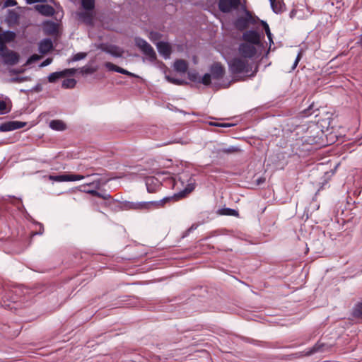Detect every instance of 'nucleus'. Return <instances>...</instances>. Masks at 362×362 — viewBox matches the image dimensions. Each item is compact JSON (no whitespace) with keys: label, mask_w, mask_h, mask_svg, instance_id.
Segmentation results:
<instances>
[{"label":"nucleus","mask_w":362,"mask_h":362,"mask_svg":"<svg viewBox=\"0 0 362 362\" xmlns=\"http://www.w3.org/2000/svg\"><path fill=\"white\" fill-rule=\"evenodd\" d=\"M211 75L209 73H206L202 78H199V83H202L204 86H209L211 83Z\"/></svg>","instance_id":"42"},{"label":"nucleus","mask_w":362,"mask_h":362,"mask_svg":"<svg viewBox=\"0 0 362 362\" xmlns=\"http://www.w3.org/2000/svg\"><path fill=\"white\" fill-rule=\"evenodd\" d=\"M49 180L61 182H67V174L64 173L61 175H50L48 177Z\"/></svg>","instance_id":"37"},{"label":"nucleus","mask_w":362,"mask_h":362,"mask_svg":"<svg viewBox=\"0 0 362 362\" xmlns=\"http://www.w3.org/2000/svg\"><path fill=\"white\" fill-rule=\"evenodd\" d=\"M187 78L189 81H191L192 82H197V83H199V81L200 78L199 73L196 71H188L187 72Z\"/></svg>","instance_id":"43"},{"label":"nucleus","mask_w":362,"mask_h":362,"mask_svg":"<svg viewBox=\"0 0 362 362\" xmlns=\"http://www.w3.org/2000/svg\"><path fill=\"white\" fill-rule=\"evenodd\" d=\"M95 197L101 198L104 200H110L112 199L110 194H109L106 190H103L102 192L98 191V194H96Z\"/></svg>","instance_id":"47"},{"label":"nucleus","mask_w":362,"mask_h":362,"mask_svg":"<svg viewBox=\"0 0 362 362\" xmlns=\"http://www.w3.org/2000/svg\"><path fill=\"white\" fill-rule=\"evenodd\" d=\"M86 56H87L86 52H78L73 56L71 60L73 62H77V61L85 59L86 57Z\"/></svg>","instance_id":"49"},{"label":"nucleus","mask_w":362,"mask_h":362,"mask_svg":"<svg viewBox=\"0 0 362 362\" xmlns=\"http://www.w3.org/2000/svg\"><path fill=\"white\" fill-rule=\"evenodd\" d=\"M76 84V81L74 78H66L62 81V87L63 88H73Z\"/></svg>","instance_id":"39"},{"label":"nucleus","mask_w":362,"mask_h":362,"mask_svg":"<svg viewBox=\"0 0 362 362\" xmlns=\"http://www.w3.org/2000/svg\"><path fill=\"white\" fill-rule=\"evenodd\" d=\"M317 110H319L318 107H317V105L314 103H313L312 104H310L309 105V107L307 109H305L304 110L301 111L300 113H308V111L315 112Z\"/></svg>","instance_id":"54"},{"label":"nucleus","mask_w":362,"mask_h":362,"mask_svg":"<svg viewBox=\"0 0 362 362\" xmlns=\"http://www.w3.org/2000/svg\"><path fill=\"white\" fill-rule=\"evenodd\" d=\"M43 31L47 35H53L58 32V24L52 21L43 22Z\"/></svg>","instance_id":"20"},{"label":"nucleus","mask_w":362,"mask_h":362,"mask_svg":"<svg viewBox=\"0 0 362 362\" xmlns=\"http://www.w3.org/2000/svg\"><path fill=\"white\" fill-rule=\"evenodd\" d=\"M238 52L242 57L252 59L256 55L257 50L256 46L243 42L239 45Z\"/></svg>","instance_id":"10"},{"label":"nucleus","mask_w":362,"mask_h":362,"mask_svg":"<svg viewBox=\"0 0 362 362\" xmlns=\"http://www.w3.org/2000/svg\"><path fill=\"white\" fill-rule=\"evenodd\" d=\"M123 208L127 210L149 211L148 202H134L125 201L123 203Z\"/></svg>","instance_id":"15"},{"label":"nucleus","mask_w":362,"mask_h":362,"mask_svg":"<svg viewBox=\"0 0 362 362\" xmlns=\"http://www.w3.org/2000/svg\"><path fill=\"white\" fill-rule=\"evenodd\" d=\"M62 78V75L61 71H56L51 73L48 77L47 80L49 83H56L58 80Z\"/></svg>","instance_id":"40"},{"label":"nucleus","mask_w":362,"mask_h":362,"mask_svg":"<svg viewBox=\"0 0 362 362\" xmlns=\"http://www.w3.org/2000/svg\"><path fill=\"white\" fill-rule=\"evenodd\" d=\"M35 11L43 16L49 17L55 13V9L49 4H37L34 6Z\"/></svg>","instance_id":"19"},{"label":"nucleus","mask_w":362,"mask_h":362,"mask_svg":"<svg viewBox=\"0 0 362 362\" xmlns=\"http://www.w3.org/2000/svg\"><path fill=\"white\" fill-rule=\"evenodd\" d=\"M35 223L37 226H39L40 228H39V230L38 231H36V232H32L31 233V235L32 236H34V235H41L44 233V226L42 223H40V222H35Z\"/></svg>","instance_id":"50"},{"label":"nucleus","mask_w":362,"mask_h":362,"mask_svg":"<svg viewBox=\"0 0 362 362\" xmlns=\"http://www.w3.org/2000/svg\"><path fill=\"white\" fill-rule=\"evenodd\" d=\"M272 11L276 13H282L286 10V5L283 0H269Z\"/></svg>","instance_id":"26"},{"label":"nucleus","mask_w":362,"mask_h":362,"mask_svg":"<svg viewBox=\"0 0 362 362\" xmlns=\"http://www.w3.org/2000/svg\"><path fill=\"white\" fill-rule=\"evenodd\" d=\"M16 37V34L14 31L6 30L0 33V47L6 46V43L13 42Z\"/></svg>","instance_id":"21"},{"label":"nucleus","mask_w":362,"mask_h":362,"mask_svg":"<svg viewBox=\"0 0 362 362\" xmlns=\"http://www.w3.org/2000/svg\"><path fill=\"white\" fill-rule=\"evenodd\" d=\"M78 18L83 21L86 25H93V11H84L83 12H80L78 13Z\"/></svg>","instance_id":"29"},{"label":"nucleus","mask_w":362,"mask_h":362,"mask_svg":"<svg viewBox=\"0 0 362 362\" xmlns=\"http://www.w3.org/2000/svg\"><path fill=\"white\" fill-rule=\"evenodd\" d=\"M260 24L262 26V28L264 30L266 35H269L271 31L268 23L264 21H260Z\"/></svg>","instance_id":"57"},{"label":"nucleus","mask_w":362,"mask_h":362,"mask_svg":"<svg viewBox=\"0 0 362 362\" xmlns=\"http://www.w3.org/2000/svg\"><path fill=\"white\" fill-rule=\"evenodd\" d=\"M53 49V42L50 38L42 40L39 44V52L42 54H46Z\"/></svg>","instance_id":"24"},{"label":"nucleus","mask_w":362,"mask_h":362,"mask_svg":"<svg viewBox=\"0 0 362 362\" xmlns=\"http://www.w3.org/2000/svg\"><path fill=\"white\" fill-rule=\"evenodd\" d=\"M52 58L48 57L40 63V67L47 66L49 65L52 63Z\"/></svg>","instance_id":"58"},{"label":"nucleus","mask_w":362,"mask_h":362,"mask_svg":"<svg viewBox=\"0 0 362 362\" xmlns=\"http://www.w3.org/2000/svg\"><path fill=\"white\" fill-rule=\"evenodd\" d=\"M327 135L320 130L315 123H310L304 136V142L310 145L316 144L319 146H325L328 145Z\"/></svg>","instance_id":"1"},{"label":"nucleus","mask_w":362,"mask_h":362,"mask_svg":"<svg viewBox=\"0 0 362 362\" xmlns=\"http://www.w3.org/2000/svg\"><path fill=\"white\" fill-rule=\"evenodd\" d=\"M228 66L230 71L233 74H247L252 70V66L248 64L247 61L239 57L233 58L228 62Z\"/></svg>","instance_id":"4"},{"label":"nucleus","mask_w":362,"mask_h":362,"mask_svg":"<svg viewBox=\"0 0 362 362\" xmlns=\"http://www.w3.org/2000/svg\"><path fill=\"white\" fill-rule=\"evenodd\" d=\"M255 182L257 185H260L265 182V178L263 177H260L257 178Z\"/></svg>","instance_id":"63"},{"label":"nucleus","mask_w":362,"mask_h":362,"mask_svg":"<svg viewBox=\"0 0 362 362\" xmlns=\"http://www.w3.org/2000/svg\"><path fill=\"white\" fill-rule=\"evenodd\" d=\"M356 44L362 49V34L358 37V40Z\"/></svg>","instance_id":"64"},{"label":"nucleus","mask_w":362,"mask_h":362,"mask_svg":"<svg viewBox=\"0 0 362 362\" xmlns=\"http://www.w3.org/2000/svg\"><path fill=\"white\" fill-rule=\"evenodd\" d=\"M180 199V197L177 196V193L173 196L165 197L158 201H148V209H155L163 207L167 203L170 202H175Z\"/></svg>","instance_id":"11"},{"label":"nucleus","mask_w":362,"mask_h":362,"mask_svg":"<svg viewBox=\"0 0 362 362\" xmlns=\"http://www.w3.org/2000/svg\"><path fill=\"white\" fill-rule=\"evenodd\" d=\"M250 25H255L257 23H260L261 20L257 16L253 15L251 11H250Z\"/></svg>","instance_id":"55"},{"label":"nucleus","mask_w":362,"mask_h":362,"mask_svg":"<svg viewBox=\"0 0 362 362\" xmlns=\"http://www.w3.org/2000/svg\"><path fill=\"white\" fill-rule=\"evenodd\" d=\"M29 78L28 76H17L12 78L13 81L16 82H23L27 81Z\"/></svg>","instance_id":"60"},{"label":"nucleus","mask_w":362,"mask_h":362,"mask_svg":"<svg viewBox=\"0 0 362 362\" xmlns=\"http://www.w3.org/2000/svg\"><path fill=\"white\" fill-rule=\"evenodd\" d=\"M27 124L25 122L8 121L0 124V132H6L23 128Z\"/></svg>","instance_id":"14"},{"label":"nucleus","mask_w":362,"mask_h":362,"mask_svg":"<svg viewBox=\"0 0 362 362\" xmlns=\"http://www.w3.org/2000/svg\"><path fill=\"white\" fill-rule=\"evenodd\" d=\"M302 57H303V51H302V49H300L298 53V54H297V57H296V58L295 59V62H294V63H293V64L292 66L291 70H294L297 67V66H298L300 60L301 59Z\"/></svg>","instance_id":"51"},{"label":"nucleus","mask_w":362,"mask_h":362,"mask_svg":"<svg viewBox=\"0 0 362 362\" xmlns=\"http://www.w3.org/2000/svg\"><path fill=\"white\" fill-rule=\"evenodd\" d=\"M105 66L109 70V71H115L117 72V69H118V66L114 64L112 62H105Z\"/></svg>","instance_id":"53"},{"label":"nucleus","mask_w":362,"mask_h":362,"mask_svg":"<svg viewBox=\"0 0 362 362\" xmlns=\"http://www.w3.org/2000/svg\"><path fill=\"white\" fill-rule=\"evenodd\" d=\"M17 4V1L16 0H6L4 4L3 8L14 6Z\"/></svg>","instance_id":"56"},{"label":"nucleus","mask_w":362,"mask_h":362,"mask_svg":"<svg viewBox=\"0 0 362 362\" xmlns=\"http://www.w3.org/2000/svg\"><path fill=\"white\" fill-rule=\"evenodd\" d=\"M210 74L214 79L219 80L225 74V68L220 62H214L210 66Z\"/></svg>","instance_id":"16"},{"label":"nucleus","mask_w":362,"mask_h":362,"mask_svg":"<svg viewBox=\"0 0 362 362\" xmlns=\"http://www.w3.org/2000/svg\"><path fill=\"white\" fill-rule=\"evenodd\" d=\"M150 37H151V40H158L161 37V35L158 32L151 31L150 33Z\"/></svg>","instance_id":"59"},{"label":"nucleus","mask_w":362,"mask_h":362,"mask_svg":"<svg viewBox=\"0 0 362 362\" xmlns=\"http://www.w3.org/2000/svg\"><path fill=\"white\" fill-rule=\"evenodd\" d=\"M24 72L23 69H14L11 70V73L13 74H19Z\"/></svg>","instance_id":"62"},{"label":"nucleus","mask_w":362,"mask_h":362,"mask_svg":"<svg viewBox=\"0 0 362 362\" xmlns=\"http://www.w3.org/2000/svg\"><path fill=\"white\" fill-rule=\"evenodd\" d=\"M332 119L329 117L318 120L315 122V125L319 127L320 130L326 134L329 131V129H333L334 127L332 125Z\"/></svg>","instance_id":"23"},{"label":"nucleus","mask_w":362,"mask_h":362,"mask_svg":"<svg viewBox=\"0 0 362 362\" xmlns=\"http://www.w3.org/2000/svg\"><path fill=\"white\" fill-rule=\"evenodd\" d=\"M217 214L221 216H235L238 217L239 216V212L238 210L224 207L222 209H219L217 211Z\"/></svg>","instance_id":"30"},{"label":"nucleus","mask_w":362,"mask_h":362,"mask_svg":"<svg viewBox=\"0 0 362 362\" xmlns=\"http://www.w3.org/2000/svg\"><path fill=\"white\" fill-rule=\"evenodd\" d=\"M240 149L238 147L230 146L228 148H222L218 149V153H225V154H231L235 152L239 151Z\"/></svg>","instance_id":"38"},{"label":"nucleus","mask_w":362,"mask_h":362,"mask_svg":"<svg viewBox=\"0 0 362 362\" xmlns=\"http://www.w3.org/2000/svg\"><path fill=\"white\" fill-rule=\"evenodd\" d=\"M85 177L78 174H67V182L81 180Z\"/></svg>","instance_id":"45"},{"label":"nucleus","mask_w":362,"mask_h":362,"mask_svg":"<svg viewBox=\"0 0 362 362\" xmlns=\"http://www.w3.org/2000/svg\"><path fill=\"white\" fill-rule=\"evenodd\" d=\"M264 38V34L256 30H246L243 33L241 40L244 42L249 43L259 47H263L262 40Z\"/></svg>","instance_id":"5"},{"label":"nucleus","mask_w":362,"mask_h":362,"mask_svg":"<svg viewBox=\"0 0 362 362\" xmlns=\"http://www.w3.org/2000/svg\"><path fill=\"white\" fill-rule=\"evenodd\" d=\"M351 315L354 320H362V299L354 305L351 309Z\"/></svg>","instance_id":"27"},{"label":"nucleus","mask_w":362,"mask_h":362,"mask_svg":"<svg viewBox=\"0 0 362 362\" xmlns=\"http://www.w3.org/2000/svg\"><path fill=\"white\" fill-rule=\"evenodd\" d=\"M241 10L244 12V16L238 17L233 22L235 28L240 32L246 31L250 23V11L247 8L245 4L242 5Z\"/></svg>","instance_id":"7"},{"label":"nucleus","mask_w":362,"mask_h":362,"mask_svg":"<svg viewBox=\"0 0 362 362\" xmlns=\"http://www.w3.org/2000/svg\"><path fill=\"white\" fill-rule=\"evenodd\" d=\"M246 4V0H219L218 7L221 12L229 13L232 11L238 10L243 4Z\"/></svg>","instance_id":"9"},{"label":"nucleus","mask_w":362,"mask_h":362,"mask_svg":"<svg viewBox=\"0 0 362 362\" xmlns=\"http://www.w3.org/2000/svg\"><path fill=\"white\" fill-rule=\"evenodd\" d=\"M209 124L211 126L218 127L228 128V127H231L236 125V122H210Z\"/></svg>","instance_id":"41"},{"label":"nucleus","mask_w":362,"mask_h":362,"mask_svg":"<svg viewBox=\"0 0 362 362\" xmlns=\"http://www.w3.org/2000/svg\"><path fill=\"white\" fill-rule=\"evenodd\" d=\"M165 79L169 82V83H171L173 84H175V85H177V86H190L191 87L193 86L192 84H191L190 83L185 81V80H182V79H179V78H174V77H172L169 75H165Z\"/></svg>","instance_id":"32"},{"label":"nucleus","mask_w":362,"mask_h":362,"mask_svg":"<svg viewBox=\"0 0 362 362\" xmlns=\"http://www.w3.org/2000/svg\"><path fill=\"white\" fill-rule=\"evenodd\" d=\"M146 190L148 193L158 192L162 186L161 182L156 177L147 176L145 177Z\"/></svg>","instance_id":"13"},{"label":"nucleus","mask_w":362,"mask_h":362,"mask_svg":"<svg viewBox=\"0 0 362 362\" xmlns=\"http://www.w3.org/2000/svg\"><path fill=\"white\" fill-rule=\"evenodd\" d=\"M323 344H320V342L316 343L312 348L308 349L305 353V356H311L314 354L315 353L322 351H323Z\"/></svg>","instance_id":"36"},{"label":"nucleus","mask_w":362,"mask_h":362,"mask_svg":"<svg viewBox=\"0 0 362 362\" xmlns=\"http://www.w3.org/2000/svg\"><path fill=\"white\" fill-rule=\"evenodd\" d=\"M287 126L289 127L288 130L291 132L301 127L300 125V118L295 117L289 119L287 122ZM302 129L304 130L303 126H302Z\"/></svg>","instance_id":"34"},{"label":"nucleus","mask_w":362,"mask_h":362,"mask_svg":"<svg viewBox=\"0 0 362 362\" xmlns=\"http://www.w3.org/2000/svg\"><path fill=\"white\" fill-rule=\"evenodd\" d=\"M158 52L165 59H169L172 53V47L168 42L160 41L156 44Z\"/></svg>","instance_id":"17"},{"label":"nucleus","mask_w":362,"mask_h":362,"mask_svg":"<svg viewBox=\"0 0 362 362\" xmlns=\"http://www.w3.org/2000/svg\"><path fill=\"white\" fill-rule=\"evenodd\" d=\"M11 110V102L9 99L0 100V113H8Z\"/></svg>","instance_id":"33"},{"label":"nucleus","mask_w":362,"mask_h":362,"mask_svg":"<svg viewBox=\"0 0 362 362\" xmlns=\"http://www.w3.org/2000/svg\"><path fill=\"white\" fill-rule=\"evenodd\" d=\"M81 6L86 11H93L95 7V0H81Z\"/></svg>","instance_id":"35"},{"label":"nucleus","mask_w":362,"mask_h":362,"mask_svg":"<svg viewBox=\"0 0 362 362\" xmlns=\"http://www.w3.org/2000/svg\"><path fill=\"white\" fill-rule=\"evenodd\" d=\"M40 59V56L37 54H33L32 55H30L27 61H26V63H25V65H30V64H32L36 62H37L38 60Z\"/></svg>","instance_id":"48"},{"label":"nucleus","mask_w":362,"mask_h":362,"mask_svg":"<svg viewBox=\"0 0 362 362\" xmlns=\"http://www.w3.org/2000/svg\"><path fill=\"white\" fill-rule=\"evenodd\" d=\"M49 127L56 131H63L66 129V124L62 120L54 119L52 120L49 124Z\"/></svg>","instance_id":"31"},{"label":"nucleus","mask_w":362,"mask_h":362,"mask_svg":"<svg viewBox=\"0 0 362 362\" xmlns=\"http://www.w3.org/2000/svg\"><path fill=\"white\" fill-rule=\"evenodd\" d=\"M96 71V69L94 67H92L90 66H84L82 68H81L80 72L82 74H93Z\"/></svg>","instance_id":"44"},{"label":"nucleus","mask_w":362,"mask_h":362,"mask_svg":"<svg viewBox=\"0 0 362 362\" xmlns=\"http://www.w3.org/2000/svg\"><path fill=\"white\" fill-rule=\"evenodd\" d=\"M188 62L185 59H176L174 62V69L177 72L185 73L188 69Z\"/></svg>","instance_id":"28"},{"label":"nucleus","mask_w":362,"mask_h":362,"mask_svg":"<svg viewBox=\"0 0 362 362\" xmlns=\"http://www.w3.org/2000/svg\"><path fill=\"white\" fill-rule=\"evenodd\" d=\"M0 57L5 64L10 66L18 64L20 59L18 53L9 49L6 46L0 47Z\"/></svg>","instance_id":"8"},{"label":"nucleus","mask_w":362,"mask_h":362,"mask_svg":"<svg viewBox=\"0 0 362 362\" xmlns=\"http://www.w3.org/2000/svg\"><path fill=\"white\" fill-rule=\"evenodd\" d=\"M247 341L250 343V344H255V345H257V346H262L269 347V346H267V343L264 342V341H257V340H255L253 339H247Z\"/></svg>","instance_id":"52"},{"label":"nucleus","mask_w":362,"mask_h":362,"mask_svg":"<svg viewBox=\"0 0 362 362\" xmlns=\"http://www.w3.org/2000/svg\"><path fill=\"white\" fill-rule=\"evenodd\" d=\"M231 82H229L228 84H225V85H221L219 83H214V87H216V90L219 89L221 87L222 88H228Z\"/></svg>","instance_id":"61"},{"label":"nucleus","mask_w":362,"mask_h":362,"mask_svg":"<svg viewBox=\"0 0 362 362\" xmlns=\"http://www.w3.org/2000/svg\"><path fill=\"white\" fill-rule=\"evenodd\" d=\"M18 298L19 295L16 293V291L0 281V304L2 307L11 308L9 303L17 302Z\"/></svg>","instance_id":"3"},{"label":"nucleus","mask_w":362,"mask_h":362,"mask_svg":"<svg viewBox=\"0 0 362 362\" xmlns=\"http://www.w3.org/2000/svg\"><path fill=\"white\" fill-rule=\"evenodd\" d=\"M18 298L19 295L16 293V291L0 281V304L2 307L11 308L9 303L17 302Z\"/></svg>","instance_id":"2"},{"label":"nucleus","mask_w":362,"mask_h":362,"mask_svg":"<svg viewBox=\"0 0 362 362\" xmlns=\"http://www.w3.org/2000/svg\"><path fill=\"white\" fill-rule=\"evenodd\" d=\"M134 40L136 46L141 49L151 62H154L157 60L155 50L146 40L140 37H135Z\"/></svg>","instance_id":"6"},{"label":"nucleus","mask_w":362,"mask_h":362,"mask_svg":"<svg viewBox=\"0 0 362 362\" xmlns=\"http://www.w3.org/2000/svg\"><path fill=\"white\" fill-rule=\"evenodd\" d=\"M187 182L188 183L186 187L182 190L177 193V196H178L180 199L187 197V195H188L195 189L196 182L194 178L191 177Z\"/></svg>","instance_id":"22"},{"label":"nucleus","mask_w":362,"mask_h":362,"mask_svg":"<svg viewBox=\"0 0 362 362\" xmlns=\"http://www.w3.org/2000/svg\"><path fill=\"white\" fill-rule=\"evenodd\" d=\"M99 48L115 57H121L122 56L123 51L117 45H107L102 43L100 45Z\"/></svg>","instance_id":"18"},{"label":"nucleus","mask_w":362,"mask_h":362,"mask_svg":"<svg viewBox=\"0 0 362 362\" xmlns=\"http://www.w3.org/2000/svg\"><path fill=\"white\" fill-rule=\"evenodd\" d=\"M101 185L100 180H94L91 182L81 185L79 190L95 197V195L98 194V190L100 188Z\"/></svg>","instance_id":"12"},{"label":"nucleus","mask_w":362,"mask_h":362,"mask_svg":"<svg viewBox=\"0 0 362 362\" xmlns=\"http://www.w3.org/2000/svg\"><path fill=\"white\" fill-rule=\"evenodd\" d=\"M76 69H75L74 68L65 69L61 71L62 78L74 76L76 74Z\"/></svg>","instance_id":"46"},{"label":"nucleus","mask_w":362,"mask_h":362,"mask_svg":"<svg viewBox=\"0 0 362 362\" xmlns=\"http://www.w3.org/2000/svg\"><path fill=\"white\" fill-rule=\"evenodd\" d=\"M19 14L13 9H8L6 16V22L9 26H12L18 23Z\"/></svg>","instance_id":"25"}]
</instances>
